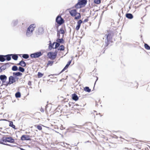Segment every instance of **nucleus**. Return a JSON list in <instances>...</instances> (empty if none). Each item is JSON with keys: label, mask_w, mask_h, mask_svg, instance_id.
Instances as JSON below:
<instances>
[{"label": "nucleus", "mask_w": 150, "mask_h": 150, "mask_svg": "<svg viewBox=\"0 0 150 150\" xmlns=\"http://www.w3.org/2000/svg\"><path fill=\"white\" fill-rule=\"evenodd\" d=\"M113 36V34L111 32H109L108 34L105 35V37H106V38L105 40V47L108 46L110 42H112Z\"/></svg>", "instance_id": "f257e3e1"}, {"label": "nucleus", "mask_w": 150, "mask_h": 150, "mask_svg": "<svg viewBox=\"0 0 150 150\" xmlns=\"http://www.w3.org/2000/svg\"><path fill=\"white\" fill-rule=\"evenodd\" d=\"M69 13L71 16L75 17L76 19H79L81 17L80 14L77 13L76 9L71 10L69 11Z\"/></svg>", "instance_id": "f03ea898"}, {"label": "nucleus", "mask_w": 150, "mask_h": 150, "mask_svg": "<svg viewBox=\"0 0 150 150\" xmlns=\"http://www.w3.org/2000/svg\"><path fill=\"white\" fill-rule=\"evenodd\" d=\"M3 144L11 146H11L8 144H7V142H10L11 143H14L15 141L14 139L11 137H6L5 138H3Z\"/></svg>", "instance_id": "7ed1b4c3"}, {"label": "nucleus", "mask_w": 150, "mask_h": 150, "mask_svg": "<svg viewBox=\"0 0 150 150\" xmlns=\"http://www.w3.org/2000/svg\"><path fill=\"white\" fill-rule=\"evenodd\" d=\"M87 1L86 0H79L78 3L75 5V7L77 8L81 7L82 5L86 4Z\"/></svg>", "instance_id": "20e7f679"}, {"label": "nucleus", "mask_w": 150, "mask_h": 150, "mask_svg": "<svg viewBox=\"0 0 150 150\" xmlns=\"http://www.w3.org/2000/svg\"><path fill=\"white\" fill-rule=\"evenodd\" d=\"M47 56L49 59L53 60L56 58L57 56V52H50L47 53Z\"/></svg>", "instance_id": "39448f33"}, {"label": "nucleus", "mask_w": 150, "mask_h": 150, "mask_svg": "<svg viewBox=\"0 0 150 150\" xmlns=\"http://www.w3.org/2000/svg\"><path fill=\"white\" fill-rule=\"evenodd\" d=\"M7 79V76L5 75H1L0 76V79L2 82L1 86L4 85L6 86H7V85L6 84L8 82L6 81Z\"/></svg>", "instance_id": "423d86ee"}, {"label": "nucleus", "mask_w": 150, "mask_h": 150, "mask_svg": "<svg viewBox=\"0 0 150 150\" xmlns=\"http://www.w3.org/2000/svg\"><path fill=\"white\" fill-rule=\"evenodd\" d=\"M56 21L59 25H61L64 23V19L60 16H58L56 18Z\"/></svg>", "instance_id": "0eeeda50"}, {"label": "nucleus", "mask_w": 150, "mask_h": 150, "mask_svg": "<svg viewBox=\"0 0 150 150\" xmlns=\"http://www.w3.org/2000/svg\"><path fill=\"white\" fill-rule=\"evenodd\" d=\"M8 79V81L7 82V83L6 84L7 85V86L15 83L16 81V78L13 76H9Z\"/></svg>", "instance_id": "6e6552de"}, {"label": "nucleus", "mask_w": 150, "mask_h": 150, "mask_svg": "<svg viewBox=\"0 0 150 150\" xmlns=\"http://www.w3.org/2000/svg\"><path fill=\"white\" fill-rule=\"evenodd\" d=\"M42 54L40 52H36L33 54H32L30 55V57L32 58H38L41 56Z\"/></svg>", "instance_id": "1a4fd4ad"}, {"label": "nucleus", "mask_w": 150, "mask_h": 150, "mask_svg": "<svg viewBox=\"0 0 150 150\" xmlns=\"http://www.w3.org/2000/svg\"><path fill=\"white\" fill-rule=\"evenodd\" d=\"M30 136L29 135H23L21 137V140L23 141L25 140H30Z\"/></svg>", "instance_id": "9d476101"}, {"label": "nucleus", "mask_w": 150, "mask_h": 150, "mask_svg": "<svg viewBox=\"0 0 150 150\" xmlns=\"http://www.w3.org/2000/svg\"><path fill=\"white\" fill-rule=\"evenodd\" d=\"M31 26L29 27L27 29V32L26 33V35L28 36L29 37L31 35L33 34V32L32 30H30V29Z\"/></svg>", "instance_id": "9b49d317"}, {"label": "nucleus", "mask_w": 150, "mask_h": 150, "mask_svg": "<svg viewBox=\"0 0 150 150\" xmlns=\"http://www.w3.org/2000/svg\"><path fill=\"white\" fill-rule=\"evenodd\" d=\"M82 22L81 20H79L77 22V25L76 26V29L77 30H78L81 26V24L82 23Z\"/></svg>", "instance_id": "f8f14e48"}, {"label": "nucleus", "mask_w": 150, "mask_h": 150, "mask_svg": "<svg viewBox=\"0 0 150 150\" xmlns=\"http://www.w3.org/2000/svg\"><path fill=\"white\" fill-rule=\"evenodd\" d=\"M54 63L53 61H49L46 65V67H47L49 66H51Z\"/></svg>", "instance_id": "ddd939ff"}, {"label": "nucleus", "mask_w": 150, "mask_h": 150, "mask_svg": "<svg viewBox=\"0 0 150 150\" xmlns=\"http://www.w3.org/2000/svg\"><path fill=\"white\" fill-rule=\"evenodd\" d=\"M72 99L75 101L77 100L79 98L76 94L74 93L72 95Z\"/></svg>", "instance_id": "4468645a"}, {"label": "nucleus", "mask_w": 150, "mask_h": 150, "mask_svg": "<svg viewBox=\"0 0 150 150\" xmlns=\"http://www.w3.org/2000/svg\"><path fill=\"white\" fill-rule=\"evenodd\" d=\"M8 122H9V126L10 127H11L12 128H13L14 129H16V128L15 126L13 124V123L12 121H8Z\"/></svg>", "instance_id": "2eb2a0df"}, {"label": "nucleus", "mask_w": 150, "mask_h": 150, "mask_svg": "<svg viewBox=\"0 0 150 150\" xmlns=\"http://www.w3.org/2000/svg\"><path fill=\"white\" fill-rule=\"evenodd\" d=\"M18 65H19L21 66L24 67L26 66V64L22 60L20 61L19 63L18 64Z\"/></svg>", "instance_id": "dca6fc26"}, {"label": "nucleus", "mask_w": 150, "mask_h": 150, "mask_svg": "<svg viewBox=\"0 0 150 150\" xmlns=\"http://www.w3.org/2000/svg\"><path fill=\"white\" fill-rule=\"evenodd\" d=\"M4 56L5 58V60H7V61H9L11 59V54H8Z\"/></svg>", "instance_id": "f3484780"}, {"label": "nucleus", "mask_w": 150, "mask_h": 150, "mask_svg": "<svg viewBox=\"0 0 150 150\" xmlns=\"http://www.w3.org/2000/svg\"><path fill=\"white\" fill-rule=\"evenodd\" d=\"M12 57L13 59L15 60H17L18 57L17 54H11Z\"/></svg>", "instance_id": "a211bd4d"}, {"label": "nucleus", "mask_w": 150, "mask_h": 150, "mask_svg": "<svg viewBox=\"0 0 150 150\" xmlns=\"http://www.w3.org/2000/svg\"><path fill=\"white\" fill-rule=\"evenodd\" d=\"M126 16L128 18L130 19H132L133 17L132 14L131 13H127L126 14Z\"/></svg>", "instance_id": "6ab92c4d"}, {"label": "nucleus", "mask_w": 150, "mask_h": 150, "mask_svg": "<svg viewBox=\"0 0 150 150\" xmlns=\"http://www.w3.org/2000/svg\"><path fill=\"white\" fill-rule=\"evenodd\" d=\"M5 60L4 55H0V61L1 62H3Z\"/></svg>", "instance_id": "aec40b11"}, {"label": "nucleus", "mask_w": 150, "mask_h": 150, "mask_svg": "<svg viewBox=\"0 0 150 150\" xmlns=\"http://www.w3.org/2000/svg\"><path fill=\"white\" fill-rule=\"evenodd\" d=\"M13 74L14 76H21L22 75V73L20 72H13Z\"/></svg>", "instance_id": "412c9836"}, {"label": "nucleus", "mask_w": 150, "mask_h": 150, "mask_svg": "<svg viewBox=\"0 0 150 150\" xmlns=\"http://www.w3.org/2000/svg\"><path fill=\"white\" fill-rule=\"evenodd\" d=\"M31 27L30 29V30H32V31H33L34 30V28L36 27L35 25V24H32L30 25L29 27Z\"/></svg>", "instance_id": "4be33fe9"}, {"label": "nucleus", "mask_w": 150, "mask_h": 150, "mask_svg": "<svg viewBox=\"0 0 150 150\" xmlns=\"http://www.w3.org/2000/svg\"><path fill=\"white\" fill-rule=\"evenodd\" d=\"M56 41L57 42H58V43H63L64 42V41L62 38L61 39L58 38L57 40Z\"/></svg>", "instance_id": "5701e85b"}, {"label": "nucleus", "mask_w": 150, "mask_h": 150, "mask_svg": "<svg viewBox=\"0 0 150 150\" xmlns=\"http://www.w3.org/2000/svg\"><path fill=\"white\" fill-rule=\"evenodd\" d=\"M34 126L35 127H37L38 129L39 130H41L42 129V127L40 125H35Z\"/></svg>", "instance_id": "b1692460"}, {"label": "nucleus", "mask_w": 150, "mask_h": 150, "mask_svg": "<svg viewBox=\"0 0 150 150\" xmlns=\"http://www.w3.org/2000/svg\"><path fill=\"white\" fill-rule=\"evenodd\" d=\"M84 90L86 92H90L91 91V89L88 87H85L84 88Z\"/></svg>", "instance_id": "393cba45"}, {"label": "nucleus", "mask_w": 150, "mask_h": 150, "mask_svg": "<svg viewBox=\"0 0 150 150\" xmlns=\"http://www.w3.org/2000/svg\"><path fill=\"white\" fill-rule=\"evenodd\" d=\"M64 50V45H62L60 46L58 49V50L61 51H63Z\"/></svg>", "instance_id": "a878e982"}, {"label": "nucleus", "mask_w": 150, "mask_h": 150, "mask_svg": "<svg viewBox=\"0 0 150 150\" xmlns=\"http://www.w3.org/2000/svg\"><path fill=\"white\" fill-rule=\"evenodd\" d=\"M15 96L17 98H20L21 97V94L20 92H18L15 94Z\"/></svg>", "instance_id": "bb28decb"}, {"label": "nucleus", "mask_w": 150, "mask_h": 150, "mask_svg": "<svg viewBox=\"0 0 150 150\" xmlns=\"http://www.w3.org/2000/svg\"><path fill=\"white\" fill-rule=\"evenodd\" d=\"M22 57L24 59H27L29 58V56L28 54H24L23 55Z\"/></svg>", "instance_id": "cd10ccee"}, {"label": "nucleus", "mask_w": 150, "mask_h": 150, "mask_svg": "<svg viewBox=\"0 0 150 150\" xmlns=\"http://www.w3.org/2000/svg\"><path fill=\"white\" fill-rule=\"evenodd\" d=\"M101 0H94V3L96 4H99L100 3Z\"/></svg>", "instance_id": "c85d7f7f"}, {"label": "nucleus", "mask_w": 150, "mask_h": 150, "mask_svg": "<svg viewBox=\"0 0 150 150\" xmlns=\"http://www.w3.org/2000/svg\"><path fill=\"white\" fill-rule=\"evenodd\" d=\"M44 75V74H42L41 72H38V76L39 78L42 77Z\"/></svg>", "instance_id": "c756f323"}, {"label": "nucleus", "mask_w": 150, "mask_h": 150, "mask_svg": "<svg viewBox=\"0 0 150 150\" xmlns=\"http://www.w3.org/2000/svg\"><path fill=\"white\" fill-rule=\"evenodd\" d=\"M144 46L146 49L148 50H150V47L147 44L145 43Z\"/></svg>", "instance_id": "7c9ffc66"}, {"label": "nucleus", "mask_w": 150, "mask_h": 150, "mask_svg": "<svg viewBox=\"0 0 150 150\" xmlns=\"http://www.w3.org/2000/svg\"><path fill=\"white\" fill-rule=\"evenodd\" d=\"M12 69L13 71H16L18 70V69L16 66H14L12 67Z\"/></svg>", "instance_id": "2f4dec72"}, {"label": "nucleus", "mask_w": 150, "mask_h": 150, "mask_svg": "<svg viewBox=\"0 0 150 150\" xmlns=\"http://www.w3.org/2000/svg\"><path fill=\"white\" fill-rule=\"evenodd\" d=\"M60 33L62 34H64L65 33L64 31L62 28H60L59 30Z\"/></svg>", "instance_id": "473e14b6"}, {"label": "nucleus", "mask_w": 150, "mask_h": 150, "mask_svg": "<svg viewBox=\"0 0 150 150\" xmlns=\"http://www.w3.org/2000/svg\"><path fill=\"white\" fill-rule=\"evenodd\" d=\"M19 70L20 71L23 72L24 71L25 69L21 67H19Z\"/></svg>", "instance_id": "72a5a7b5"}, {"label": "nucleus", "mask_w": 150, "mask_h": 150, "mask_svg": "<svg viewBox=\"0 0 150 150\" xmlns=\"http://www.w3.org/2000/svg\"><path fill=\"white\" fill-rule=\"evenodd\" d=\"M69 66L67 65H66L65 67L64 68L62 69L61 72H62L63 71H64L66 69L69 67Z\"/></svg>", "instance_id": "f704fd0d"}, {"label": "nucleus", "mask_w": 150, "mask_h": 150, "mask_svg": "<svg viewBox=\"0 0 150 150\" xmlns=\"http://www.w3.org/2000/svg\"><path fill=\"white\" fill-rule=\"evenodd\" d=\"M131 84L132 85L131 86H132L133 87H134L133 86L134 85H136V88H137V83L135 82L134 83H132Z\"/></svg>", "instance_id": "c9c22d12"}, {"label": "nucleus", "mask_w": 150, "mask_h": 150, "mask_svg": "<svg viewBox=\"0 0 150 150\" xmlns=\"http://www.w3.org/2000/svg\"><path fill=\"white\" fill-rule=\"evenodd\" d=\"M5 68H4L3 66L0 67V72H1L5 69Z\"/></svg>", "instance_id": "e433bc0d"}, {"label": "nucleus", "mask_w": 150, "mask_h": 150, "mask_svg": "<svg viewBox=\"0 0 150 150\" xmlns=\"http://www.w3.org/2000/svg\"><path fill=\"white\" fill-rule=\"evenodd\" d=\"M60 45V44L59 43L57 42L56 43L55 47V48H57Z\"/></svg>", "instance_id": "4c0bfd02"}, {"label": "nucleus", "mask_w": 150, "mask_h": 150, "mask_svg": "<svg viewBox=\"0 0 150 150\" xmlns=\"http://www.w3.org/2000/svg\"><path fill=\"white\" fill-rule=\"evenodd\" d=\"M71 60L70 61H69L67 63V65H68L69 66V65H70V64L71 63Z\"/></svg>", "instance_id": "58836bf2"}, {"label": "nucleus", "mask_w": 150, "mask_h": 150, "mask_svg": "<svg viewBox=\"0 0 150 150\" xmlns=\"http://www.w3.org/2000/svg\"><path fill=\"white\" fill-rule=\"evenodd\" d=\"M88 19H87H87H85V20H84V21H83V22H84V23H85V22H87V21H88Z\"/></svg>", "instance_id": "ea45409f"}, {"label": "nucleus", "mask_w": 150, "mask_h": 150, "mask_svg": "<svg viewBox=\"0 0 150 150\" xmlns=\"http://www.w3.org/2000/svg\"><path fill=\"white\" fill-rule=\"evenodd\" d=\"M40 111L41 112H44V110L43 109L41 108L40 109Z\"/></svg>", "instance_id": "a19ab883"}, {"label": "nucleus", "mask_w": 150, "mask_h": 150, "mask_svg": "<svg viewBox=\"0 0 150 150\" xmlns=\"http://www.w3.org/2000/svg\"><path fill=\"white\" fill-rule=\"evenodd\" d=\"M98 78H97V79H96V81L98 80Z\"/></svg>", "instance_id": "79ce46f5"}, {"label": "nucleus", "mask_w": 150, "mask_h": 150, "mask_svg": "<svg viewBox=\"0 0 150 150\" xmlns=\"http://www.w3.org/2000/svg\"><path fill=\"white\" fill-rule=\"evenodd\" d=\"M59 36H60V35L59 34Z\"/></svg>", "instance_id": "37998d69"}]
</instances>
